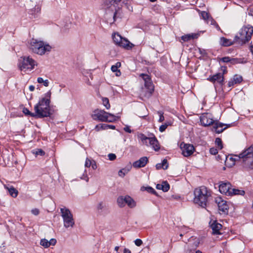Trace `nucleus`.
Here are the masks:
<instances>
[{
  "label": "nucleus",
  "instance_id": "nucleus-1",
  "mask_svg": "<svg viewBox=\"0 0 253 253\" xmlns=\"http://www.w3.org/2000/svg\"><path fill=\"white\" fill-rule=\"evenodd\" d=\"M51 92L49 90L44 94V96L40 99L34 106V118H42L50 115L49 104L50 103Z\"/></svg>",
  "mask_w": 253,
  "mask_h": 253
},
{
  "label": "nucleus",
  "instance_id": "nucleus-2",
  "mask_svg": "<svg viewBox=\"0 0 253 253\" xmlns=\"http://www.w3.org/2000/svg\"><path fill=\"white\" fill-rule=\"evenodd\" d=\"M194 194V202L202 208H205L211 197V191L203 186L196 188Z\"/></svg>",
  "mask_w": 253,
  "mask_h": 253
},
{
  "label": "nucleus",
  "instance_id": "nucleus-3",
  "mask_svg": "<svg viewBox=\"0 0 253 253\" xmlns=\"http://www.w3.org/2000/svg\"><path fill=\"white\" fill-rule=\"evenodd\" d=\"M238 159H242L244 167L247 168L253 169V145L245 150L239 156H235V158L231 157L229 160L232 161V165L235 164V162Z\"/></svg>",
  "mask_w": 253,
  "mask_h": 253
},
{
  "label": "nucleus",
  "instance_id": "nucleus-4",
  "mask_svg": "<svg viewBox=\"0 0 253 253\" xmlns=\"http://www.w3.org/2000/svg\"><path fill=\"white\" fill-rule=\"evenodd\" d=\"M29 48L35 53L42 55L51 50L48 43L36 39L32 38L29 42Z\"/></svg>",
  "mask_w": 253,
  "mask_h": 253
},
{
  "label": "nucleus",
  "instance_id": "nucleus-5",
  "mask_svg": "<svg viewBox=\"0 0 253 253\" xmlns=\"http://www.w3.org/2000/svg\"><path fill=\"white\" fill-rule=\"evenodd\" d=\"M253 33V27L248 25L243 27L240 31L239 35L235 37V41L240 44H244L251 39Z\"/></svg>",
  "mask_w": 253,
  "mask_h": 253
},
{
  "label": "nucleus",
  "instance_id": "nucleus-6",
  "mask_svg": "<svg viewBox=\"0 0 253 253\" xmlns=\"http://www.w3.org/2000/svg\"><path fill=\"white\" fill-rule=\"evenodd\" d=\"M91 117L94 120L101 122H113L117 120V117L115 115L99 109L93 111Z\"/></svg>",
  "mask_w": 253,
  "mask_h": 253
},
{
  "label": "nucleus",
  "instance_id": "nucleus-7",
  "mask_svg": "<svg viewBox=\"0 0 253 253\" xmlns=\"http://www.w3.org/2000/svg\"><path fill=\"white\" fill-rule=\"evenodd\" d=\"M61 216L63 220L64 226L66 228L73 227L75 224L73 214L70 211L65 208L60 209Z\"/></svg>",
  "mask_w": 253,
  "mask_h": 253
},
{
  "label": "nucleus",
  "instance_id": "nucleus-8",
  "mask_svg": "<svg viewBox=\"0 0 253 253\" xmlns=\"http://www.w3.org/2000/svg\"><path fill=\"white\" fill-rule=\"evenodd\" d=\"M36 65V62L30 56L21 57L19 61L18 67L21 71L32 70Z\"/></svg>",
  "mask_w": 253,
  "mask_h": 253
},
{
  "label": "nucleus",
  "instance_id": "nucleus-9",
  "mask_svg": "<svg viewBox=\"0 0 253 253\" xmlns=\"http://www.w3.org/2000/svg\"><path fill=\"white\" fill-rule=\"evenodd\" d=\"M117 203L120 208H123L127 205L129 208L132 209L136 206V202L128 195L119 196L117 198Z\"/></svg>",
  "mask_w": 253,
  "mask_h": 253
},
{
  "label": "nucleus",
  "instance_id": "nucleus-10",
  "mask_svg": "<svg viewBox=\"0 0 253 253\" xmlns=\"http://www.w3.org/2000/svg\"><path fill=\"white\" fill-rule=\"evenodd\" d=\"M144 81L145 88L146 90L144 93V96L149 97L151 96L154 91V86L149 76L145 74H140L139 75Z\"/></svg>",
  "mask_w": 253,
  "mask_h": 253
},
{
  "label": "nucleus",
  "instance_id": "nucleus-11",
  "mask_svg": "<svg viewBox=\"0 0 253 253\" xmlns=\"http://www.w3.org/2000/svg\"><path fill=\"white\" fill-rule=\"evenodd\" d=\"M215 202L217 205L219 211L224 213H227L228 212L229 206L226 201L224 200L220 197H217L215 198Z\"/></svg>",
  "mask_w": 253,
  "mask_h": 253
},
{
  "label": "nucleus",
  "instance_id": "nucleus-12",
  "mask_svg": "<svg viewBox=\"0 0 253 253\" xmlns=\"http://www.w3.org/2000/svg\"><path fill=\"white\" fill-rule=\"evenodd\" d=\"M200 122L204 126H207L211 125H213L215 121L213 120L211 114L207 113L202 115L200 117Z\"/></svg>",
  "mask_w": 253,
  "mask_h": 253
},
{
  "label": "nucleus",
  "instance_id": "nucleus-13",
  "mask_svg": "<svg viewBox=\"0 0 253 253\" xmlns=\"http://www.w3.org/2000/svg\"><path fill=\"white\" fill-rule=\"evenodd\" d=\"M182 154L185 157H188L192 155L194 151V146L189 144L182 143L180 144Z\"/></svg>",
  "mask_w": 253,
  "mask_h": 253
},
{
  "label": "nucleus",
  "instance_id": "nucleus-14",
  "mask_svg": "<svg viewBox=\"0 0 253 253\" xmlns=\"http://www.w3.org/2000/svg\"><path fill=\"white\" fill-rule=\"evenodd\" d=\"M231 185L229 182H221L219 185V190L220 193L227 196L231 195Z\"/></svg>",
  "mask_w": 253,
  "mask_h": 253
},
{
  "label": "nucleus",
  "instance_id": "nucleus-15",
  "mask_svg": "<svg viewBox=\"0 0 253 253\" xmlns=\"http://www.w3.org/2000/svg\"><path fill=\"white\" fill-rule=\"evenodd\" d=\"M230 126V125L223 124L216 121L213 125L212 130L216 133H220Z\"/></svg>",
  "mask_w": 253,
  "mask_h": 253
},
{
  "label": "nucleus",
  "instance_id": "nucleus-16",
  "mask_svg": "<svg viewBox=\"0 0 253 253\" xmlns=\"http://www.w3.org/2000/svg\"><path fill=\"white\" fill-rule=\"evenodd\" d=\"M148 162V158L143 157L133 163L132 166L135 168H140L145 166Z\"/></svg>",
  "mask_w": 253,
  "mask_h": 253
},
{
  "label": "nucleus",
  "instance_id": "nucleus-17",
  "mask_svg": "<svg viewBox=\"0 0 253 253\" xmlns=\"http://www.w3.org/2000/svg\"><path fill=\"white\" fill-rule=\"evenodd\" d=\"M223 75L221 73H217L209 78V80L211 82H218L220 84H222L223 82Z\"/></svg>",
  "mask_w": 253,
  "mask_h": 253
},
{
  "label": "nucleus",
  "instance_id": "nucleus-18",
  "mask_svg": "<svg viewBox=\"0 0 253 253\" xmlns=\"http://www.w3.org/2000/svg\"><path fill=\"white\" fill-rule=\"evenodd\" d=\"M148 143L155 151H158L160 149L159 142L155 136L149 138Z\"/></svg>",
  "mask_w": 253,
  "mask_h": 253
},
{
  "label": "nucleus",
  "instance_id": "nucleus-19",
  "mask_svg": "<svg viewBox=\"0 0 253 253\" xmlns=\"http://www.w3.org/2000/svg\"><path fill=\"white\" fill-rule=\"evenodd\" d=\"M56 243V240L55 239H51L49 241L45 239H42L41 240L40 244L44 248H48L50 246H54Z\"/></svg>",
  "mask_w": 253,
  "mask_h": 253
},
{
  "label": "nucleus",
  "instance_id": "nucleus-20",
  "mask_svg": "<svg viewBox=\"0 0 253 253\" xmlns=\"http://www.w3.org/2000/svg\"><path fill=\"white\" fill-rule=\"evenodd\" d=\"M213 234H220L219 230L221 229V224L214 221L211 225Z\"/></svg>",
  "mask_w": 253,
  "mask_h": 253
},
{
  "label": "nucleus",
  "instance_id": "nucleus-21",
  "mask_svg": "<svg viewBox=\"0 0 253 253\" xmlns=\"http://www.w3.org/2000/svg\"><path fill=\"white\" fill-rule=\"evenodd\" d=\"M235 42H237L235 41V39L234 41H232L224 37L220 39V44L222 46H228L233 44Z\"/></svg>",
  "mask_w": 253,
  "mask_h": 253
},
{
  "label": "nucleus",
  "instance_id": "nucleus-22",
  "mask_svg": "<svg viewBox=\"0 0 253 253\" xmlns=\"http://www.w3.org/2000/svg\"><path fill=\"white\" fill-rule=\"evenodd\" d=\"M169 185L167 181H163L162 184H158L156 185V188L159 190H162L164 192H167L169 189Z\"/></svg>",
  "mask_w": 253,
  "mask_h": 253
},
{
  "label": "nucleus",
  "instance_id": "nucleus-23",
  "mask_svg": "<svg viewBox=\"0 0 253 253\" xmlns=\"http://www.w3.org/2000/svg\"><path fill=\"white\" fill-rule=\"evenodd\" d=\"M4 188L8 190L9 194L12 197L15 198L17 196L18 192L13 186L8 187L6 185H4Z\"/></svg>",
  "mask_w": 253,
  "mask_h": 253
},
{
  "label": "nucleus",
  "instance_id": "nucleus-24",
  "mask_svg": "<svg viewBox=\"0 0 253 253\" xmlns=\"http://www.w3.org/2000/svg\"><path fill=\"white\" fill-rule=\"evenodd\" d=\"M132 45L127 39L124 38L118 45L126 49H129L131 47Z\"/></svg>",
  "mask_w": 253,
  "mask_h": 253
},
{
  "label": "nucleus",
  "instance_id": "nucleus-25",
  "mask_svg": "<svg viewBox=\"0 0 253 253\" xmlns=\"http://www.w3.org/2000/svg\"><path fill=\"white\" fill-rule=\"evenodd\" d=\"M168 167L169 165L166 159H164L162 163H158L156 165V168L157 169H167L168 168Z\"/></svg>",
  "mask_w": 253,
  "mask_h": 253
},
{
  "label": "nucleus",
  "instance_id": "nucleus-26",
  "mask_svg": "<svg viewBox=\"0 0 253 253\" xmlns=\"http://www.w3.org/2000/svg\"><path fill=\"white\" fill-rule=\"evenodd\" d=\"M97 209L98 212L100 214H104L107 212V208L106 205L102 202L100 203L97 206Z\"/></svg>",
  "mask_w": 253,
  "mask_h": 253
},
{
  "label": "nucleus",
  "instance_id": "nucleus-27",
  "mask_svg": "<svg viewBox=\"0 0 253 253\" xmlns=\"http://www.w3.org/2000/svg\"><path fill=\"white\" fill-rule=\"evenodd\" d=\"M113 40L114 42L117 44L119 45V43L122 41V40L124 39L121 35H120L118 33H115L112 35Z\"/></svg>",
  "mask_w": 253,
  "mask_h": 253
},
{
  "label": "nucleus",
  "instance_id": "nucleus-28",
  "mask_svg": "<svg viewBox=\"0 0 253 253\" xmlns=\"http://www.w3.org/2000/svg\"><path fill=\"white\" fill-rule=\"evenodd\" d=\"M197 37L196 34H188L181 37V40L184 42H187L191 39H193Z\"/></svg>",
  "mask_w": 253,
  "mask_h": 253
},
{
  "label": "nucleus",
  "instance_id": "nucleus-29",
  "mask_svg": "<svg viewBox=\"0 0 253 253\" xmlns=\"http://www.w3.org/2000/svg\"><path fill=\"white\" fill-rule=\"evenodd\" d=\"M231 191V195H244L245 194V191L243 190H241L235 188H231L230 190Z\"/></svg>",
  "mask_w": 253,
  "mask_h": 253
},
{
  "label": "nucleus",
  "instance_id": "nucleus-30",
  "mask_svg": "<svg viewBox=\"0 0 253 253\" xmlns=\"http://www.w3.org/2000/svg\"><path fill=\"white\" fill-rule=\"evenodd\" d=\"M200 16L206 22L211 16L207 12L203 11L200 12Z\"/></svg>",
  "mask_w": 253,
  "mask_h": 253
},
{
  "label": "nucleus",
  "instance_id": "nucleus-31",
  "mask_svg": "<svg viewBox=\"0 0 253 253\" xmlns=\"http://www.w3.org/2000/svg\"><path fill=\"white\" fill-rule=\"evenodd\" d=\"M103 105L107 109H109L110 108V105L108 98L106 97H103L102 99Z\"/></svg>",
  "mask_w": 253,
  "mask_h": 253
},
{
  "label": "nucleus",
  "instance_id": "nucleus-32",
  "mask_svg": "<svg viewBox=\"0 0 253 253\" xmlns=\"http://www.w3.org/2000/svg\"><path fill=\"white\" fill-rule=\"evenodd\" d=\"M233 80L234 81V83L238 84L241 83L242 81L243 78L242 76L236 75L234 76Z\"/></svg>",
  "mask_w": 253,
  "mask_h": 253
},
{
  "label": "nucleus",
  "instance_id": "nucleus-33",
  "mask_svg": "<svg viewBox=\"0 0 253 253\" xmlns=\"http://www.w3.org/2000/svg\"><path fill=\"white\" fill-rule=\"evenodd\" d=\"M140 138L141 141L143 142V143H145L146 145H148V141H149V138H150V137H146L143 134H141Z\"/></svg>",
  "mask_w": 253,
  "mask_h": 253
},
{
  "label": "nucleus",
  "instance_id": "nucleus-34",
  "mask_svg": "<svg viewBox=\"0 0 253 253\" xmlns=\"http://www.w3.org/2000/svg\"><path fill=\"white\" fill-rule=\"evenodd\" d=\"M215 144L219 149L223 148L221 139L219 138H216L215 141Z\"/></svg>",
  "mask_w": 253,
  "mask_h": 253
},
{
  "label": "nucleus",
  "instance_id": "nucleus-35",
  "mask_svg": "<svg viewBox=\"0 0 253 253\" xmlns=\"http://www.w3.org/2000/svg\"><path fill=\"white\" fill-rule=\"evenodd\" d=\"M128 170L125 169H123L119 170L118 175L119 176L123 177L128 172Z\"/></svg>",
  "mask_w": 253,
  "mask_h": 253
},
{
  "label": "nucleus",
  "instance_id": "nucleus-36",
  "mask_svg": "<svg viewBox=\"0 0 253 253\" xmlns=\"http://www.w3.org/2000/svg\"><path fill=\"white\" fill-rule=\"evenodd\" d=\"M169 125V123H165V124L161 125L159 127V130L161 132L164 131Z\"/></svg>",
  "mask_w": 253,
  "mask_h": 253
},
{
  "label": "nucleus",
  "instance_id": "nucleus-37",
  "mask_svg": "<svg viewBox=\"0 0 253 253\" xmlns=\"http://www.w3.org/2000/svg\"><path fill=\"white\" fill-rule=\"evenodd\" d=\"M23 112L27 115H30L32 117H34L33 115H34V113L31 112L27 108H24L23 109Z\"/></svg>",
  "mask_w": 253,
  "mask_h": 253
},
{
  "label": "nucleus",
  "instance_id": "nucleus-38",
  "mask_svg": "<svg viewBox=\"0 0 253 253\" xmlns=\"http://www.w3.org/2000/svg\"><path fill=\"white\" fill-rule=\"evenodd\" d=\"M33 153L36 155L42 156L44 154V152L42 149H38L33 152Z\"/></svg>",
  "mask_w": 253,
  "mask_h": 253
},
{
  "label": "nucleus",
  "instance_id": "nucleus-39",
  "mask_svg": "<svg viewBox=\"0 0 253 253\" xmlns=\"http://www.w3.org/2000/svg\"><path fill=\"white\" fill-rule=\"evenodd\" d=\"M230 63L232 64H235L241 63V59L237 58H231Z\"/></svg>",
  "mask_w": 253,
  "mask_h": 253
},
{
  "label": "nucleus",
  "instance_id": "nucleus-40",
  "mask_svg": "<svg viewBox=\"0 0 253 253\" xmlns=\"http://www.w3.org/2000/svg\"><path fill=\"white\" fill-rule=\"evenodd\" d=\"M206 22L208 24H210L212 25L216 24V22L214 20V19H213V18L211 16L210 17L209 19H208V20L206 21Z\"/></svg>",
  "mask_w": 253,
  "mask_h": 253
},
{
  "label": "nucleus",
  "instance_id": "nucleus-41",
  "mask_svg": "<svg viewBox=\"0 0 253 253\" xmlns=\"http://www.w3.org/2000/svg\"><path fill=\"white\" fill-rule=\"evenodd\" d=\"M158 114H159V117H160L159 119V122H163L165 120V118L163 116V113L161 111H158Z\"/></svg>",
  "mask_w": 253,
  "mask_h": 253
},
{
  "label": "nucleus",
  "instance_id": "nucleus-42",
  "mask_svg": "<svg viewBox=\"0 0 253 253\" xmlns=\"http://www.w3.org/2000/svg\"><path fill=\"white\" fill-rule=\"evenodd\" d=\"M108 158L110 161H113L116 159V156L115 154L110 153L108 155Z\"/></svg>",
  "mask_w": 253,
  "mask_h": 253
},
{
  "label": "nucleus",
  "instance_id": "nucleus-43",
  "mask_svg": "<svg viewBox=\"0 0 253 253\" xmlns=\"http://www.w3.org/2000/svg\"><path fill=\"white\" fill-rule=\"evenodd\" d=\"M92 165V162L88 159H86L85 163V167L87 168L90 167Z\"/></svg>",
  "mask_w": 253,
  "mask_h": 253
},
{
  "label": "nucleus",
  "instance_id": "nucleus-44",
  "mask_svg": "<svg viewBox=\"0 0 253 253\" xmlns=\"http://www.w3.org/2000/svg\"><path fill=\"white\" fill-rule=\"evenodd\" d=\"M134 243L137 246H140L142 244V241L139 239H137L134 241Z\"/></svg>",
  "mask_w": 253,
  "mask_h": 253
},
{
  "label": "nucleus",
  "instance_id": "nucleus-45",
  "mask_svg": "<svg viewBox=\"0 0 253 253\" xmlns=\"http://www.w3.org/2000/svg\"><path fill=\"white\" fill-rule=\"evenodd\" d=\"M210 153L212 155H216L218 153L217 149L214 148H211L210 150Z\"/></svg>",
  "mask_w": 253,
  "mask_h": 253
},
{
  "label": "nucleus",
  "instance_id": "nucleus-46",
  "mask_svg": "<svg viewBox=\"0 0 253 253\" xmlns=\"http://www.w3.org/2000/svg\"><path fill=\"white\" fill-rule=\"evenodd\" d=\"M231 58L229 57H224L222 58L220 60L223 62L227 63L230 62Z\"/></svg>",
  "mask_w": 253,
  "mask_h": 253
},
{
  "label": "nucleus",
  "instance_id": "nucleus-47",
  "mask_svg": "<svg viewBox=\"0 0 253 253\" xmlns=\"http://www.w3.org/2000/svg\"><path fill=\"white\" fill-rule=\"evenodd\" d=\"M146 190L151 193H154L155 192V190L151 187H148L146 188Z\"/></svg>",
  "mask_w": 253,
  "mask_h": 253
},
{
  "label": "nucleus",
  "instance_id": "nucleus-48",
  "mask_svg": "<svg viewBox=\"0 0 253 253\" xmlns=\"http://www.w3.org/2000/svg\"><path fill=\"white\" fill-rule=\"evenodd\" d=\"M32 213L34 215H38L39 213V210L37 209H35L32 210Z\"/></svg>",
  "mask_w": 253,
  "mask_h": 253
},
{
  "label": "nucleus",
  "instance_id": "nucleus-49",
  "mask_svg": "<svg viewBox=\"0 0 253 253\" xmlns=\"http://www.w3.org/2000/svg\"><path fill=\"white\" fill-rule=\"evenodd\" d=\"M124 130L127 132H128V133H131V130L129 128V126H126V127H125L124 128Z\"/></svg>",
  "mask_w": 253,
  "mask_h": 253
},
{
  "label": "nucleus",
  "instance_id": "nucleus-50",
  "mask_svg": "<svg viewBox=\"0 0 253 253\" xmlns=\"http://www.w3.org/2000/svg\"><path fill=\"white\" fill-rule=\"evenodd\" d=\"M44 81V80L43 79V78H41V77H39L37 79V82L39 84H42V83H43V82Z\"/></svg>",
  "mask_w": 253,
  "mask_h": 253
},
{
  "label": "nucleus",
  "instance_id": "nucleus-51",
  "mask_svg": "<svg viewBox=\"0 0 253 253\" xmlns=\"http://www.w3.org/2000/svg\"><path fill=\"white\" fill-rule=\"evenodd\" d=\"M100 127H102V129H108V125H106V124H101Z\"/></svg>",
  "mask_w": 253,
  "mask_h": 253
},
{
  "label": "nucleus",
  "instance_id": "nucleus-52",
  "mask_svg": "<svg viewBox=\"0 0 253 253\" xmlns=\"http://www.w3.org/2000/svg\"><path fill=\"white\" fill-rule=\"evenodd\" d=\"M236 84L234 82V81L233 80H231L228 83V85L229 87H231V86L234 85V84Z\"/></svg>",
  "mask_w": 253,
  "mask_h": 253
},
{
  "label": "nucleus",
  "instance_id": "nucleus-53",
  "mask_svg": "<svg viewBox=\"0 0 253 253\" xmlns=\"http://www.w3.org/2000/svg\"><path fill=\"white\" fill-rule=\"evenodd\" d=\"M100 126L101 124L96 125L95 128V130L96 131H99L100 130L102 129V127H100Z\"/></svg>",
  "mask_w": 253,
  "mask_h": 253
},
{
  "label": "nucleus",
  "instance_id": "nucleus-54",
  "mask_svg": "<svg viewBox=\"0 0 253 253\" xmlns=\"http://www.w3.org/2000/svg\"><path fill=\"white\" fill-rule=\"evenodd\" d=\"M44 86H48L49 85V81L48 80H45L43 83Z\"/></svg>",
  "mask_w": 253,
  "mask_h": 253
},
{
  "label": "nucleus",
  "instance_id": "nucleus-55",
  "mask_svg": "<svg viewBox=\"0 0 253 253\" xmlns=\"http://www.w3.org/2000/svg\"><path fill=\"white\" fill-rule=\"evenodd\" d=\"M111 70L113 72H117L118 70V69L114 65H112L111 67Z\"/></svg>",
  "mask_w": 253,
  "mask_h": 253
},
{
  "label": "nucleus",
  "instance_id": "nucleus-56",
  "mask_svg": "<svg viewBox=\"0 0 253 253\" xmlns=\"http://www.w3.org/2000/svg\"><path fill=\"white\" fill-rule=\"evenodd\" d=\"M29 90L31 91H33L35 90V86L34 85H30L29 86Z\"/></svg>",
  "mask_w": 253,
  "mask_h": 253
},
{
  "label": "nucleus",
  "instance_id": "nucleus-57",
  "mask_svg": "<svg viewBox=\"0 0 253 253\" xmlns=\"http://www.w3.org/2000/svg\"><path fill=\"white\" fill-rule=\"evenodd\" d=\"M117 69H118L119 67L121 66V63L120 62H117L115 65H114Z\"/></svg>",
  "mask_w": 253,
  "mask_h": 253
},
{
  "label": "nucleus",
  "instance_id": "nucleus-58",
  "mask_svg": "<svg viewBox=\"0 0 253 253\" xmlns=\"http://www.w3.org/2000/svg\"><path fill=\"white\" fill-rule=\"evenodd\" d=\"M124 253H131V252L127 249H125L124 251Z\"/></svg>",
  "mask_w": 253,
  "mask_h": 253
},
{
  "label": "nucleus",
  "instance_id": "nucleus-59",
  "mask_svg": "<svg viewBox=\"0 0 253 253\" xmlns=\"http://www.w3.org/2000/svg\"><path fill=\"white\" fill-rule=\"evenodd\" d=\"M108 128H111L112 129H114L115 128V126L108 125Z\"/></svg>",
  "mask_w": 253,
  "mask_h": 253
},
{
  "label": "nucleus",
  "instance_id": "nucleus-60",
  "mask_svg": "<svg viewBox=\"0 0 253 253\" xmlns=\"http://www.w3.org/2000/svg\"><path fill=\"white\" fill-rule=\"evenodd\" d=\"M221 70H222V72H223V73H222L223 75L224 73H226V68H225V67H221Z\"/></svg>",
  "mask_w": 253,
  "mask_h": 253
},
{
  "label": "nucleus",
  "instance_id": "nucleus-61",
  "mask_svg": "<svg viewBox=\"0 0 253 253\" xmlns=\"http://www.w3.org/2000/svg\"><path fill=\"white\" fill-rule=\"evenodd\" d=\"M116 72V75L117 76H119L121 75V72L119 70H118Z\"/></svg>",
  "mask_w": 253,
  "mask_h": 253
},
{
  "label": "nucleus",
  "instance_id": "nucleus-62",
  "mask_svg": "<svg viewBox=\"0 0 253 253\" xmlns=\"http://www.w3.org/2000/svg\"><path fill=\"white\" fill-rule=\"evenodd\" d=\"M92 168L93 169H95L96 168V165L95 164H92L91 165Z\"/></svg>",
  "mask_w": 253,
  "mask_h": 253
},
{
  "label": "nucleus",
  "instance_id": "nucleus-63",
  "mask_svg": "<svg viewBox=\"0 0 253 253\" xmlns=\"http://www.w3.org/2000/svg\"><path fill=\"white\" fill-rule=\"evenodd\" d=\"M250 50H251V52L253 54V46H251Z\"/></svg>",
  "mask_w": 253,
  "mask_h": 253
},
{
  "label": "nucleus",
  "instance_id": "nucleus-64",
  "mask_svg": "<svg viewBox=\"0 0 253 253\" xmlns=\"http://www.w3.org/2000/svg\"><path fill=\"white\" fill-rule=\"evenodd\" d=\"M119 247H116L115 248V250L117 252L119 250Z\"/></svg>",
  "mask_w": 253,
  "mask_h": 253
}]
</instances>
